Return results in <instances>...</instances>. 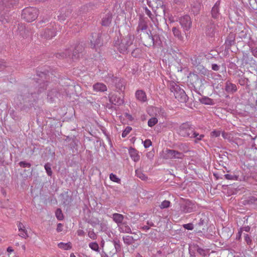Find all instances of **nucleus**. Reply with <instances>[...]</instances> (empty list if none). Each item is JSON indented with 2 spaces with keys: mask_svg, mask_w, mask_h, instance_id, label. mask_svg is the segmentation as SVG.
Wrapping results in <instances>:
<instances>
[{
  "mask_svg": "<svg viewBox=\"0 0 257 257\" xmlns=\"http://www.w3.org/2000/svg\"><path fill=\"white\" fill-rule=\"evenodd\" d=\"M136 97L137 100L141 102L147 101V95L145 91L142 90H138L136 92Z\"/></svg>",
  "mask_w": 257,
  "mask_h": 257,
  "instance_id": "nucleus-27",
  "label": "nucleus"
},
{
  "mask_svg": "<svg viewBox=\"0 0 257 257\" xmlns=\"http://www.w3.org/2000/svg\"><path fill=\"white\" fill-rule=\"evenodd\" d=\"M128 152L131 158L134 162H137L140 160V156L137 150L131 147L129 149Z\"/></svg>",
  "mask_w": 257,
  "mask_h": 257,
  "instance_id": "nucleus-22",
  "label": "nucleus"
},
{
  "mask_svg": "<svg viewBox=\"0 0 257 257\" xmlns=\"http://www.w3.org/2000/svg\"><path fill=\"white\" fill-rule=\"evenodd\" d=\"M191 12L194 14V15H197L199 12V9L198 7H193L191 9Z\"/></svg>",
  "mask_w": 257,
  "mask_h": 257,
  "instance_id": "nucleus-55",
  "label": "nucleus"
},
{
  "mask_svg": "<svg viewBox=\"0 0 257 257\" xmlns=\"http://www.w3.org/2000/svg\"><path fill=\"white\" fill-rule=\"evenodd\" d=\"M34 94L33 93H31V94L28 92V90L27 89H24L22 92H20L19 94H18L17 96L15 98L14 101L17 104V105H19L27 101H29V100H27L28 98L30 97V96H33Z\"/></svg>",
  "mask_w": 257,
  "mask_h": 257,
  "instance_id": "nucleus-11",
  "label": "nucleus"
},
{
  "mask_svg": "<svg viewBox=\"0 0 257 257\" xmlns=\"http://www.w3.org/2000/svg\"><path fill=\"white\" fill-rule=\"evenodd\" d=\"M172 32L175 37L178 38L179 40L182 39V36L179 29L176 27L172 28Z\"/></svg>",
  "mask_w": 257,
  "mask_h": 257,
  "instance_id": "nucleus-36",
  "label": "nucleus"
},
{
  "mask_svg": "<svg viewBox=\"0 0 257 257\" xmlns=\"http://www.w3.org/2000/svg\"><path fill=\"white\" fill-rule=\"evenodd\" d=\"M179 22L185 32L188 31L190 29L192 22L189 16L185 15L180 17L179 19Z\"/></svg>",
  "mask_w": 257,
  "mask_h": 257,
  "instance_id": "nucleus-14",
  "label": "nucleus"
},
{
  "mask_svg": "<svg viewBox=\"0 0 257 257\" xmlns=\"http://www.w3.org/2000/svg\"><path fill=\"white\" fill-rule=\"evenodd\" d=\"M109 178L111 181L116 182L118 183H120V179L118 178L116 175L113 174V173H111L109 175Z\"/></svg>",
  "mask_w": 257,
  "mask_h": 257,
  "instance_id": "nucleus-41",
  "label": "nucleus"
},
{
  "mask_svg": "<svg viewBox=\"0 0 257 257\" xmlns=\"http://www.w3.org/2000/svg\"><path fill=\"white\" fill-rule=\"evenodd\" d=\"M113 220L119 226V224H121L124 219L123 215L119 213H113L112 217Z\"/></svg>",
  "mask_w": 257,
  "mask_h": 257,
  "instance_id": "nucleus-29",
  "label": "nucleus"
},
{
  "mask_svg": "<svg viewBox=\"0 0 257 257\" xmlns=\"http://www.w3.org/2000/svg\"><path fill=\"white\" fill-rule=\"evenodd\" d=\"M19 231L20 232L19 235L24 238L28 237L27 230L26 229L25 225L21 222L17 223Z\"/></svg>",
  "mask_w": 257,
  "mask_h": 257,
  "instance_id": "nucleus-21",
  "label": "nucleus"
},
{
  "mask_svg": "<svg viewBox=\"0 0 257 257\" xmlns=\"http://www.w3.org/2000/svg\"><path fill=\"white\" fill-rule=\"evenodd\" d=\"M244 240L247 244L250 245L252 243V240L248 234H245L244 236Z\"/></svg>",
  "mask_w": 257,
  "mask_h": 257,
  "instance_id": "nucleus-52",
  "label": "nucleus"
},
{
  "mask_svg": "<svg viewBox=\"0 0 257 257\" xmlns=\"http://www.w3.org/2000/svg\"><path fill=\"white\" fill-rule=\"evenodd\" d=\"M145 10L146 14L150 18L154 24L157 26V24L155 22V21H157V19L154 17L151 12L147 7L145 8Z\"/></svg>",
  "mask_w": 257,
  "mask_h": 257,
  "instance_id": "nucleus-33",
  "label": "nucleus"
},
{
  "mask_svg": "<svg viewBox=\"0 0 257 257\" xmlns=\"http://www.w3.org/2000/svg\"><path fill=\"white\" fill-rule=\"evenodd\" d=\"M200 101L201 103L208 104L211 105L212 104V100L207 97H203L200 99Z\"/></svg>",
  "mask_w": 257,
  "mask_h": 257,
  "instance_id": "nucleus-37",
  "label": "nucleus"
},
{
  "mask_svg": "<svg viewBox=\"0 0 257 257\" xmlns=\"http://www.w3.org/2000/svg\"><path fill=\"white\" fill-rule=\"evenodd\" d=\"M55 215L56 218L59 220H62L63 219V214L62 213V210L58 208L56 210Z\"/></svg>",
  "mask_w": 257,
  "mask_h": 257,
  "instance_id": "nucleus-38",
  "label": "nucleus"
},
{
  "mask_svg": "<svg viewBox=\"0 0 257 257\" xmlns=\"http://www.w3.org/2000/svg\"><path fill=\"white\" fill-rule=\"evenodd\" d=\"M110 102L116 105H120L123 103V100L115 94L110 93L108 95Z\"/></svg>",
  "mask_w": 257,
  "mask_h": 257,
  "instance_id": "nucleus-18",
  "label": "nucleus"
},
{
  "mask_svg": "<svg viewBox=\"0 0 257 257\" xmlns=\"http://www.w3.org/2000/svg\"><path fill=\"white\" fill-rule=\"evenodd\" d=\"M250 204H257V198L254 196H251L248 200Z\"/></svg>",
  "mask_w": 257,
  "mask_h": 257,
  "instance_id": "nucleus-51",
  "label": "nucleus"
},
{
  "mask_svg": "<svg viewBox=\"0 0 257 257\" xmlns=\"http://www.w3.org/2000/svg\"><path fill=\"white\" fill-rule=\"evenodd\" d=\"M211 136L215 137H219L220 135V132L218 131H214L211 133Z\"/></svg>",
  "mask_w": 257,
  "mask_h": 257,
  "instance_id": "nucleus-58",
  "label": "nucleus"
},
{
  "mask_svg": "<svg viewBox=\"0 0 257 257\" xmlns=\"http://www.w3.org/2000/svg\"><path fill=\"white\" fill-rule=\"evenodd\" d=\"M19 164L20 166L22 168H30L31 166V164L30 163L25 161H21Z\"/></svg>",
  "mask_w": 257,
  "mask_h": 257,
  "instance_id": "nucleus-48",
  "label": "nucleus"
},
{
  "mask_svg": "<svg viewBox=\"0 0 257 257\" xmlns=\"http://www.w3.org/2000/svg\"><path fill=\"white\" fill-rule=\"evenodd\" d=\"M62 227H63V225L61 223H58L57 224V232H61L62 231Z\"/></svg>",
  "mask_w": 257,
  "mask_h": 257,
  "instance_id": "nucleus-62",
  "label": "nucleus"
},
{
  "mask_svg": "<svg viewBox=\"0 0 257 257\" xmlns=\"http://www.w3.org/2000/svg\"><path fill=\"white\" fill-rule=\"evenodd\" d=\"M148 22L149 20L147 18L142 15L140 16L138 25L136 29V32L137 34L140 35L141 39H142L141 37L142 34H145L148 36V32H151V30L148 29Z\"/></svg>",
  "mask_w": 257,
  "mask_h": 257,
  "instance_id": "nucleus-5",
  "label": "nucleus"
},
{
  "mask_svg": "<svg viewBox=\"0 0 257 257\" xmlns=\"http://www.w3.org/2000/svg\"><path fill=\"white\" fill-rule=\"evenodd\" d=\"M224 176L226 179L230 180H237L238 178V177L235 175H231L228 174L224 175Z\"/></svg>",
  "mask_w": 257,
  "mask_h": 257,
  "instance_id": "nucleus-42",
  "label": "nucleus"
},
{
  "mask_svg": "<svg viewBox=\"0 0 257 257\" xmlns=\"http://www.w3.org/2000/svg\"><path fill=\"white\" fill-rule=\"evenodd\" d=\"M123 240L124 243L127 245H130L134 242L135 239L133 236L126 235L123 237Z\"/></svg>",
  "mask_w": 257,
  "mask_h": 257,
  "instance_id": "nucleus-32",
  "label": "nucleus"
},
{
  "mask_svg": "<svg viewBox=\"0 0 257 257\" xmlns=\"http://www.w3.org/2000/svg\"><path fill=\"white\" fill-rule=\"evenodd\" d=\"M38 76L39 77H41V78H45L46 74L44 72H42L41 74H38Z\"/></svg>",
  "mask_w": 257,
  "mask_h": 257,
  "instance_id": "nucleus-64",
  "label": "nucleus"
},
{
  "mask_svg": "<svg viewBox=\"0 0 257 257\" xmlns=\"http://www.w3.org/2000/svg\"><path fill=\"white\" fill-rule=\"evenodd\" d=\"M170 205V202L169 201L164 200L161 203L159 206L161 209H165L169 207Z\"/></svg>",
  "mask_w": 257,
  "mask_h": 257,
  "instance_id": "nucleus-44",
  "label": "nucleus"
},
{
  "mask_svg": "<svg viewBox=\"0 0 257 257\" xmlns=\"http://www.w3.org/2000/svg\"><path fill=\"white\" fill-rule=\"evenodd\" d=\"M71 197L67 195L66 196V199H64V200L63 201V203L65 205H68L70 203H71Z\"/></svg>",
  "mask_w": 257,
  "mask_h": 257,
  "instance_id": "nucleus-54",
  "label": "nucleus"
},
{
  "mask_svg": "<svg viewBox=\"0 0 257 257\" xmlns=\"http://www.w3.org/2000/svg\"><path fill=\"white\" fill-rule=\"evenodd\" d=\"M212 69L214 71H218L219 69V66L216 64H212Z\"/></svg>",
  "mask_w": 257,
  "mask_h": 257,
  "instance_id": "nucleus-61",
  "label": "nucleus"
},
{
  "mask_svg": "<svg viewBox=\"0 0 257 257\" xmlns=\"http://www.w3.org/2000/svg\"><path fill=\"white\" fill-rule=\"evenodd\" d=\"M158 122V119L156 117H152L148 122V124L149 126L152 127Z\"/></svg>",
  "mask_w": 257,
  "mask_h": 257,
  "instance_id": "nucleus-43",
  "label": "nucleus"
},
{
  "mask_svg": "<svg viewBox=\"0 0 257 257\" xmlns=\"http://www.w3.org/2000/svg\"><path fill=\"white\" fill-rule=\"evenodd\" d=\"M56 25L54 23L51 24L40 33L41 36L46 39H52L56 36Z\"/></svg>",
  "mask_w": 257,
  "mask_h": 257,
  "instance_id": "nucleus-8",
  "label": "nucleus"
},
{
  "mask_svg": "<svg viewBox=\"0 0 257 257\" xmlns=\"http://www.w3.org/2000/svg\"><path fill=\"white\" fill-rule=\"evenodd\" d=\"M152 145V142L150 140H146L144 142V146L145 148H149Z\"/></svg>",
  "mask_w": 257,
  "mask_h": 257,
  "instance_id": "nucleus-53",
  "label": "nucleus"
},
{
  "mask_svg": "<svg viewBox=\"0 0 257 257\" xmlns=\"http://www.w3.org/2000/svg\"><path fill=\"white\" fill-rule=\"evenodd\" d=\"M113 243L114 247H115V248L116 249V251H120V248H121V246H120V244L119 240L118 239H117V238H115L113 240Z\"/></svg>",
  "mask_w": 257,
  "mask_h": 257,
  "instance_id": "nucleus-39",
  "label": "nucleus"
},
{
  "mask_svg": "<svg viewBox=\"0 0 257 257\" xmlns=\"http://www.w3.org/2000/svg\"><path fill=\"white\" fill-rule=\"evenodd\" d=\"M136 176L142 180H146L147 179V176L143 173L141 170L137 169L136 170Z\"/></svg>",
  "mask_w": 257,
  "mask_h": 257,
  "instance_id": "nucleus-35",
  "label": "nucleus"
},
{
  "mask_svg": "<svg viewBox=\"0 0 257 257\" xmlns=\"http://www.w3.org/2000/svg\"><path fill=\"white\" fill-rule=\"evenodd\" d=\"M89 246L92 250L94 251H98L99 250V246L98 244L96 242H91L89 244Z\"/></svg>",
  "mask_w": 257,
  "mask_h": 257,
  "instance_id": "nucleus-45",
  "label": "nucleus"
},
{
  "mask_svg": "<svg viewBox=\"0 0 257 257\" xmlns=\"http://www.w3.org/2000/svg\"><path fill=\"white\" fill-rule=\"evenodd\" d=\"M242 231H245L246 232H249L250 230V227L249 226H245L240 228Z\"/></svg>",
  "mask_w": 257,
  "mask_h": 257,
  "instance_id": "nucleus-60",
  "label": "nucleus"
},
{
  "mask_svg": "<svg viewBox=\"0 0 257 257\" xmlns=\"http://www.w3.org/2000/svg\"><path fill=\"white\" fill-rule=\"evenodd\" d=\"M38 16V10L34 7L24 9L22 13V18L28 22L34 21Z\"/></svg>",
  "mask_w": 257,
  "mask_h": 257,
  "instance_id": "nucleus-6",
  "label": "nucleus"
},
{
  "mask_svg": "<svg viewBox=\"0 0 257 257\" xmlns=\"http://www.w3.org/2000/svg\"><path fill=\"white\" fill-rule=\"evenodd\" d=\"M88 235L90 238L92 239H95L97 238V235L96 233L93 231V229H89L88 231Z\"/></svg>",
  "mask_w": 257,
  "mask_h": 257,
  "instance_id": "nucleus-46",
  "label": "nucleus"
},
{
  "mask_svg": "<svg viewBox=\"0 0 257 257\" xmlns=\"http://www.w3.org/2000/svg\"><path fill=\"white\" fill-rule=\"evenodd\" d=\"M77 234L79 236H84L85 234V232L83 230L79 229L77 231Z\"/></svg>",
  "mask_w": 257,
  "mask_h": 257,
  "instance_id": "nucleus-63",
  "label": "nucleus"
},
{
  "mask_svg": "<svg viewBox=\"0 0 257 257\" xmlns=\"http://www.w3.org/2000/svg\"><path fill=\"white\" fill-rule=\"evenodd\" d=\"M134 39L135 36L134 35L128 34L120 40L117 38V40L115 41L114 45L120 53H127L130 47L133 44Z\"/></svg>",
  "mask_w": 257,
  "mask_h": 257,
  "instance_id": "nucleus-3",
  "label": "nucleus"
},
{
  "mask_svg": "<svg viewBox=\"0 0 257 257\" xmlns=\"http://www.w3.org/2000/svg\"><path fill=\"white\" fill-rule=\"evenodd\" d=\"M106 81L114 84L118 90L122 91L125 88V82L123 79L114 77L112 74H108L105 78Z\"/></svg>",
  "mask_w": 257,
  "mask_h": 257,
  "instance_id": "nucleus-7",
  "label": "nucleus"
},
{
  "mask_svg": "<svg viewBox=\"0 0 257 257\" xmlns=\"http://www.w3.org/2000/svg\"><path fill=\"white\" fill-rule=\"evenodd\" d=\"M71 14V11L70 10H67L66 9H62L61 11V13L58 16V19L60 21H64L67 18H68L70 14Z\"/></svg>",
  "mask_w": 257,
  "mask_h": 257,
  "instance_id": "nucleus-26",
  "label": "nucleus"
},
{
  "mask_svg": "<svg viewBox=\"0 0 257 257\" xmlns=\"http://www.w3.org/2000/svg\"><path fill=\"white\" fill-rule=\"evenodd\" d=\"M216 26L213 23H210L208 25L206 28V34L210 37H213L215 36L216 32Z\"/></svg>",
  "mask_w": 257,
  "mask_h": 257,
  "instance_id": "nucleus-25",
  "label": "nucleus"
},
{
  "mask_svg": "<svg viewBox=\"0 0 257 257\" xmlns=\"http://www.w3.org/2000/svg\"><path fill=\"white\" fill-rule=\"evenodd\" d=\"M251 52L252 54L255 57L257 58V47H252L251 48Z\"/></svg>",
  "mask_w": 257,
  "mask_h": 257,
  "instance_id": "nucleus-57",
  "label": "nucleus"
},
{
  "mask_svg": "<svg viewBox=\"0 0 257 257\" xmlns=\"http://www.w3.org/2000/svg\"><path fill=\"white\" fill-rule=\"evenodd\" d=\"M221 0H218L213 7H212L211 11V17L214 19H217L220 16L219 12V7L220 5Z\"/></svg>",
  "mask_w": 257,
  "mask_h": 257,
  "instance_id": "nucleus-16",
  "label": "nucleus"
},
{
  "mask_svg": "<svg viewBox=\"0 0 257 257\" xmlns=\"http://www.w3.org/2000/svg\"><path fill=\"white\" fill-rule=\"evenodd\" d=\"M196 250L197 252L199 253L200 255L202 256L206 255L205 250L204 249L199 247L198 245L197 246Z\"/></svg>",
  "mask_w": 257,
  "mask_h": 257,
  "instance_id": "nucleus-50",
  "label": "nucleus"
},
{
  "mask_svg": "<svg viewBox=\"0 0 257 257\" xmlns=\"http://www.w3.org/2000/svg\"><path fill=\"white\" fill-rule=\"evenodd\" d=\"M239 37L242 39V38H245L247 37V34L246 32L244 31H241L239 33Z\"/></svg>",
  "mask_w": 257,
  "mask_h": 257,
  "instance_id": "nucleus-56",
  "label": "nucleus"
},
{
  "mask_svg": "<svg viewBox=\"0 0 257 257\" xmlns=\"http://www.w3.org/2000/svg\"><path fill=\"white\" fill-rule=\"evenodd\" d=\"M101 35L100 33H94L92 34L91 39L90 40L91 47L92 49L97 51L102 45V41Z\"/></svg>",
  "mask_w": 257,
  "mask_h": 257,
  "instance_id": "nucleus-12",
  "label": "nucleus"
},
{
  "mask_svg": "<svg viewBox=\"0 0 257 257\" xmlns=\"http://www.w3.org/2000/svg\"><path fill=\"white\" fill-rule=\"evenodd\" d=\"M148 33V37L150 40V42L148 44L149 46H151V44H153V45H157L161 43V40L159 35H153L151 32Z\"/></svg>",
  "mask_w": 257,
  "mask_h": 257,
  "instance_id": "nucleus-15",
  "label": "nucleus"
},
{
  "mask_svg": "<svg viewBox=\"0 0 257 257\" xmlns=\"http://www.w3.org/2000/svg\"><path fill=\"white\" fill-rule=\"evenodd\" d=\"M197 208V204L194 201L186 200L180 206V210L184 213H191L195 211Z\"/></svg>",
  "mask_w": 257,
  "mask_h": 257,
  "instance_id": "nucleus-9",
  "label": "nucleus"
},
{
  "mask_svg": "<svg viewBox=\"0 0 257 257\" xmlns=\"http://www.w3.org/2000/svg\"><path fill=\"white\" fill-rule=\"evenodd\" d=\"M184 155L182 153L174 150L166 149L163 152L162 158L166 160L182 159Z\"/></svg>",
  "mask_w": 257,
  "mask_h": 257,
  "instance_id": "nucleus-10",
  "label": "nucleus"
},
{
  "mask_svg": "<svg viewBox=\"0 0 257 257\" xmlns=\"http://www.w3.org/2000/svg\"><path fill=\"white\" fill-rule=\"evenodd\" d=\"M208 217L203 214L199 215V220L196 223V225L199 228L205 229V227L207 226L208 223Z\"/></svg>",
  "mask_w": 257,
  "mask_h": 257,
  "instance_id": "nucleus-17",
  "label": "nucleus"
},
{
  "mask_svg": "<svg viewBox=\"0 0 257 257\" xmlns=\"http://www.w3.org/2000/svg\"><path fill=\"white\" fill-rule=\"evenodd\" d=\"M84 47L82 44H78L66 49L64 51L57 53L56 57L59 58H69L73 61L78 59L83 52Z\"/></svg>",
  "mask_w": 257,
  "mask_h": 257,
  "instance_id": "nucleus-2",
  "label": "nucleus"
},
{
  "mask_svg": "<svg viewBox=\"0 0 257 257\" xmlns=\"http://www.w3.org/2000/svg\"><path fill=\"white\" fill-rule=\"evenodd\" d=\"M225 90L228 93H233L237 91V87L235 84L227 81L225 83Z\"/></svg>",
  "mask_w": 257,
  "mask_h": 257,
  "instance_id": "nucleus-20",
  "label": "nucleus"
},
{
  "mask_svg": "<svg viewBox=\"0 0 257 257\" xmlns=\"http://www.w3.org/2000/svg\"><path fill=\"white\" fill-rule=\"evenodd\" d=\"M39 81H37V83H39L38 85V90L37 91L38 94L41 93L42 92L44 91L47 88V82H45L43 80H40L38 78H36Z\"/></svg>",
  "mask_w": 257,
  "mask_h": 257,
  "instance_id": "nucleus-30",
  "label": "nucleus"
},
{
  "mask_svg": "<svg viewBox=\"0 0 257 257\" xmlns=\"http://www.w3.org/2000/svg\"><path fill=\"white\" fill-rule=\"evenodd\" d=\"M60 95V93L56 89H53L48 92L47 98L50 101L53 102L56 98H58Z\"/></svg>",
  "mask_w": 257,
  "mask_h": 257,
  "instance_id": "nucleus-23",
  "label": "nucleus"
},
{
  "mask_svg": "<svg viewBox=\"0 0 257 257\" xmlns=\"http://www.w3.org/2000/svg\"><path fill=\"white\" fill-rule=\"evenodd\" d=\"M177 133L181 137L194 139L195 143H198L204 137V135L199 134L195 131L193 125L188 122L182 123L178 128Z\"/></svg>",
  "mask_w": 257,
  "mask_h": 257,
  "instance_id": "nucleus-1",
  "label": "nucleus"
},
{
  "mask_svg": "<svg viewBox=\"0 0 257 257\" xmlns=\"http://www.w3.org/2000/svg\"><path fill=\"white\" fill-rule=\"evenodd\" d=\"M132 130V128L131 126H127L122 133V137L125 138L131 132Z\"/></svg>",
  "mask_w": 257,
  "mask_h": 257,
  "instance_id": "nucleus-47",
  "label": "nucleus"
},
{
  "mask_svg": "<svg viewBox=\"0 0 257 257\" xmlns=\"http://www.w3.org/2000/svg\"><path fill=\"white\" fill-rule=\"evenodd\" d=\"M88 223L92 225L93 226H95L99 224V221L98 220H96L95 221H92L91 220H90L89 221H88Z\"/></svg>",
  "mask_w": 257,
  "mask_h": 257,
  "instance_id": "nucleus-59",
  "label": "nucleus"
},
{
  "mask_svg": "<svg viewBox=\"0 0 257 257\" xmlns=\"http://www.w3.org/2000/svg\"><path fill=\"white\" fill-rule=\"evenodd\" d=\"M71 243L70 242L63 243L60 242L58 243V246L60 248L63 249L64 250H68L71 248Z\"/></svg>",
  "mask_w": 257,
  "mask_h": 257,
  "instance_id": "nucleus-34",
  "label": "nucleus"
},
{
  "mask_svg": "<svg viewBox=\"0 0 257 257\" xmlns=\"http://www.w3.org/2000/svg\"><path fill=\"white\" fill-rule=\"evenodd\" d=\"M183 227L185 229L187 230H192L194 228V225L192 223H187V224H184L183 225Z\"/></svg>",
  "mask_w": 257,
  "mask_h": 257,
  "instance_id": "nucleus-49",
  "label": "nucleus"
},
{
  "mask_svg": "<svg viewBox=\"0 0 257 257\" xmlns=\"http://www.w3.org/2000/svg\"><path fill=\"white\" fill-rule=\"evenodd\" d=\"M18 0H0V15H3L6 9L16 5Z\"/></svg>",
  "mask_w": 257,
  "mask_h": 257,
  "instance_id": "nucleus-13",
  "label": "nucleus"
},
{
  "mask_svg": "<svg viewBox=\"0 0 257 257\" xmlns=\"http://www.w3.org/2000/svg\"><path fill=\"white\" fill-rule=\"evenodd\" d=\"M112 20V14L110 12L104 14L102 17L101 24L103 26H108Z\"/></svg>",
  "mask_w": 257,
  "mask_h": 257,
  "instance_id": "nucleus-19",
  "label": "nucleus"
},
{
  "mask_svg": "<svg viewBox=\"0 0 257 257\" xmlns=\"http://www.w3.org/2000/svg\"><path fill=\"white\" fill-rule=\"evenodd\" d=\"M118 226L120 232L123 233H132L131 228L126 224L123 223Z\"/></svg>",
  "mask_w": 257,
  "mask_h": 257,
  "instance_id": "nucleus-31",
  "label": "nucleus"
},
{
  "mask_svg": "<svg viewBox=\"0 0 257 257\" xmlns=\"http://www.w3.org/2000/svg\"><path fill=\"white\" fill-rule=\"evenodd\" d=\"M171 91L173 92L175 97L180 102H186L188 97L185 91L174 82H171L169 84Z\"/></svg>",
  "mask_w": 257,
  "mask_h": 257,
  "instance_id": "nucleus-4",
  "label": "nucleus"
},
{
  "mask_svg": "<svg viewBox=\"0 0 257 257\" xmlns=\"http://www.w3.org/2000/svg\"><path fill=\"white\" fill-rule=\"evenodd\" d=\"M235 36L233 34H230L227 37L225 45V48L229 49L230 46L234 44Z\"/></svg>",
  "mask_w": 257,
  "mask_h": 257,
  "instance_id": "nucleus-28",
  "label": "nucleus"
},
{
  "mask_svg": "<svg viewBox=\"0 0 257 257\" xmlns=\"http://www.w3.org/2000/svg\"><path fill=\"white\" fill-rule=\"evenodd\" d=\"M93 89L96 92H102L107 91V88L104 84L97 82L93 84Z\"/></svg>",
  "mask_w": 257,
  "mask_h": 257,
  "instance_id": "nucleus-24",
  "label": "nucleus"
},
{
  "mask_svg": "<svg viewBox=\"0 0 257 257\" xmlns=\"http://www.w3.org/2000/svg\"><path fill=\"white\" fill-rule=\"evenodd\" d=\"M44 168L47 175L49 176H51L52 175V171L51 168V164L49 163H46L44 166Z\"/></svg>",
  "mask_w": 257,
  "mask_h": 257,
  "instance_id": "nucleus-40",
  "label": "nucleus"
}]
</instances>
